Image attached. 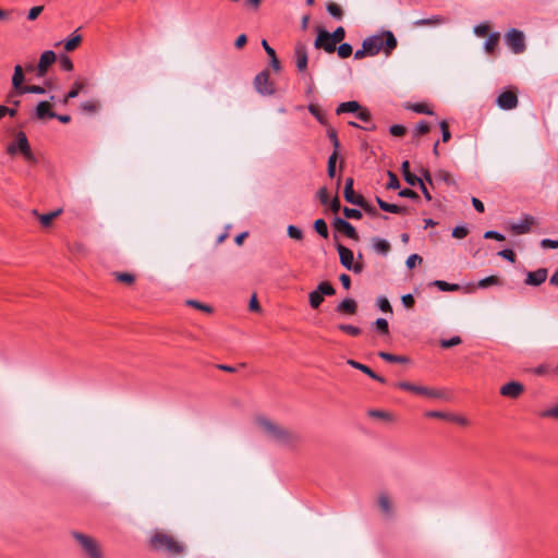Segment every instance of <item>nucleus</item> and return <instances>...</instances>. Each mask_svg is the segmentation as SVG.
Here are the masks:
<instances>
[{
    "instance_id": "36",
    "label": "nucleus",
    "mask_w": 558,
    "mask_h": 558,
    "mask_svg": "<svg viewBox=\"0 0 558 558\" xmlns=\"http://www.w3.org/2000/svg\"><path fill=\"white\" fill-rule=\"evenodd\" d=\"M405 108L416 113L434 114V111L425 102L409 104Z\"/></svg>"
},
{
    "instance_id": "14",
    "label": "nucleus",
    "mask_w": 558,
    "mask_h": 558,
    "mask_svg": "<svg viewBox=\"0 0 558 558\" xmlns=\"http://www.w3.org/2000/svg\"><path fill=\"white\" fill-rule=\"evenodd\" d=\"M523 391L524 386L519 381H509L500 388V395L511 399L519 398Z\"/></svg>"
},
{
    "instance_id": "10",
    "label": "nucleus",
    "mask_w": 558,
    "mask_h": 558,
    "mask_svg": "<svg viewBox=\"0 0 558 558\" xmlns=\"http://www.w3.org/2000/svg\"><path fill=\"white\" fill-rule=\"evenodd\" d=\"M333 227L337 231L343 233L349 239L359 241L360 236L356 229L345 219L336 217L333 220Z\"/></svg>"
},
{
    "instance_id": "43",
    "label": "nucleus",
    "mask_w": 558,
    "mask_h": 558,
    "mask_svg": "<svg viewBox=\"0 0 558 558\" xmlns=\"http://www.w3.org/2000/svg\"><path fill=\"white\" fill-rule=\"evenodd\" d=\"M327 12L337 20H342L343 11L341 7L335 2H329L326 5Z\"/></svg>"
},
{
    "instance_id": "37",
    "label": "nucleus",
    "mask_w": 558,
    "mask_h": 558,
    "mask_svg": "<svg viewBox=\"0 0 558 558\" xmlns=\"http://www.w3.org/2000/svg\"><path fill=\"white\" fill-rule=\"evenodd\" d=\"M435 177L437 180L442 181L444 183H446L449 186H457L456 180L453 179L451 173L448 172L447 170H442V169L438 170L436 172Z\"/></svg>"
},
{
    "instance_id": "23",
    "label": "nucleus",
    "mask_w": 558,
    "mask_h": 558,
    "mask_svg": "<svg viewBox=\"0 0 558 558\" xmlns=\"http://www.w3.org/2000/svg\"><path fill=\"white\" fill-rule=\"evenodd\" d=\"M376 203L378 204V206L381 210L387 211V213L399 214V215H405L409 213L408 207L387 203L384 199H381L379 196H376Z\"/></svg>"
},
{
    "instance_id": "60",
    "label": "nucleus",
    "mask_w": 558,
    "mask_h": 558,
    "mask_svg": "<svg viewBox=\"0 0 558 558\" xmlns=\"http://www.w3.org/2000/svg\"><path fill=\"white\" fill-rule=\"evenodd\" d=\"M541 417H550L558 420V403L549 409H546L539 413Z\"/></svg>"
},
{
    "instance_id": "53",
    "label": "nucleus",
    "mask_w": 558,
    "mask_h": 558,
    "mask_svg": "<svg viewBox=\"0 0 558 558\" xmlns=\"http://www.w3.org/2000/svg\"><path fill=\"white\" fill-rule=\"evenodd\" d=\"M85 87V84L81 81L74 82L72 88L68 92L66 98H75L78 96L80 92Z\"/></svg>"
},
{
    "instance_id": "61",
    "label": "nucleus",
    "mask_w": 558,
    "mask_h": 558,
    "mask_svg": "<svg viewBox=\"0 0 558 558\" xmlns=\"http://www.w3.org/2000/svg\"><path fill=\"white\" fill-rule=\"evenodd\" d=\"M377 305L381 312L390 313V314L392 313V307L387 298H385V296L378 298Z\"/></svg>"
},
{
    "instance_id": "16",
    "label": "nucleus",
    "mask_w": 558,
    "mask_h": 558,
    "mask_svg": "<svg viewBox=\"0 0 558 558\" xmlns=\"http://www.w3.org/2000/svg\"><path fill=\"white\" fill-rule=\"evenodd\" d=\"M353 184H354L353 178H351V177L347 178L345 184H344L343 196L348 203L357 206L360 203H362L364 196H362L361 194H356L354 192Z\"/></svg>"
},
{
    "instance_id": "28",
    "label": "nucleus",
    "mask_w": 558,
    "mask_h": 558,
    "mask_svg": "<svg viewBox=\"0 0 558 558\" xmlns=\"http://www.w3.org/2000/svg\"><path fill=\"white\" fill-rule=\"evenodd\" d=\"M19 153L24 157L25 161H27L28 163H37L38 160L31 148L28 138H26L24 143H22Z\"/></svg>"
},
{
    "instance_id": "21",
    "label": "nucleus",
    "mask_w": 558,
    "mask_h": 558,
    "mask_svg": "<svg viewBox=\"0 0 558 558\" xmlns=\"http://www.w3.org/2000/svg\"><path fill=\"white\" fill-rule=\"evenodd\" d=\"M534 225V217L525 215L520 222L512 223L510 229L514 234H525L530 232L531 227Z\"/></svg>"
},
{
    "instance_id": "5",
    "label": "nucleus",
    "mask_w": 558,
    "mask_h": 558,
    "mask_svg": "<svg viewBox=\"0 0 558 558\" xmlns=\"http://www.w3.org/2000/svg\"><path fill=\"white\" fill-rule=\"evenodd\" d=\"M254 87L256 92L263 96H271L276 93L275 84L270 80L268 70H263L255 76Z\"/></svg>"
},
{
    "instance_id": "64",
    "label": "nucleus",
    "mask_w": 558,
    "mask_h": 558,
    "mask_svg": "<svg viewBox=\"0 0 558 558\" xmlns=\"http://www.w3.org/2000/svg\"><path fill=\"white\" fill-rule=\"evenodd\" d=\"M60 68L63 71H66V72L72 71L73 70V62H72V60L68 56L62 54L61 58H60Z\"/></svg>"
},
{
    "instance_id": "8",
    "label": "nucleus",
    "mask_w": 558,
    "mask_h": 558,
    "mask_svg": "<svg viewBox=\"0 0 558 558\" xmlns=\"http://www.w3.org/2000/svg\"><path fill=\"white\" fill-rule=\"evenodd\" d=\"M396 387L399 389L410 391V392H413L416 395H422V396H425L428 398L441 397V392L436 389L424 387V386H417V385L411 384L409 381H399L396 384Z\"/></svg>"
},
{
    "instance_id": "51",
    "label": "nucleus",
    "mask_w": 558,
    "mask_h": 558,
    "mask_svg": "<svg viewBox=\"0 0 558 558\" xmlns=\"http://www.w3.org/2000/svg\"><path fill=\"white\" fill-rule=\"evenodd\" d=\"M46 93V88L39 85H26L23 90H21V95L24 94H38L43 95Z\"/></svg>"
},
{
    "instance_id": "47",
    "label": "nucleus",
    "mask_w": 558,
    "mask_h": 558,
    "mask_svg": "<svg viewBox=\"0 0 558 558\" xmlns=\"http://www.w3.org/2000/svg\"><path fill=\"white\" fill-rule=\"evenodd\" d=\"M429 131H430V125L426 121H420L413 131V135H414V137H418L421 135H425V134L429 133Z\"/></svg>"
},
{
    "instance_id": "32",
    "label": "nucleus",
    "mask_w": 558,
    "mask_h": 558,
    "mask_svg": "<svg viewBox=\"0 0 558 558\" xmlns=\"http://www.w3.org/2000/svg\"><path fill=\"white\" fill-rule=\"evenodd\" d=\"M378 506L386 515H391L392 505L386 493H381L378 496Z\"/></svg>"
},
{
    "instance_id": "19",
    "label": "nucleus",
    "mask_w": 558,
    "mask_h": 558,
    "mask_svg": "<svg viewBox=\"0 0 558 558\" xmlns=\"http://www.w3.org/2000/svg\"><path fill=\"white\" fill-rule=\"evenodd\" d=\"M347 364L350 365L351 367L355 368V369H359L361 371L362 373L366 374L367 376H369L371 378H373L374 380L380 383V384H386V379L376 374L375 372L372 371L371 367H368L367 365L365 364H362L357 361H354V360H348L347 361Z\"/></svg>"
},
{
    "instance_id": "39",
    "label": "nucleus",
    "mask_w": 558,
    "mask_h": 558,
    "mask_svg": "<svg viewBox=\"0 0 558 558\" xmlns=\"http://www.w3.org/2000/svg\"><path fill=\"white\" fill-rule=\"evenodd\" d=\"M308 111L312 116H314L316 118V120L323 124V125H326L327 124V118H326V114L319 109V107L317 105H313L311 104L308 106Z\"/></svg>"
},
{
    "instance_id": "31",
    "label": "nucleus",
    "mask_w": 558,
    "mask_h": 558,
    "mask_svg": "<svg viewBox=\"0 0 558 558\" xmlns=\"http://www.w3.org/2000/svg\"><path fill=\"white\" fill-rule=\"evenodd\" d=\"M328 32L322 27L317 28V37L315 39L314 46L316 49H324L326 51L327 45H329L331 39L326 35Z\"/></svg>"
},
{
    "instance_id": "56",
    "label": "nucleus",
    "mask_w": 558,
    "mask_h": 558,
    "mask_svg": "<svg viewBox=\"0 0 558 558\" xmlns=\"http://www.w3.org/2000/svg\"><path fill=\"white\" fill-rule=\"evenodd\" d=\"M186 305L197 308L199 311L206 312V313L213 312V308L209 305L201 303L196 300H187Z\"/></svg>"
},
{
    "instance_id": "58",
    "label": "nucleus",
    "mask_w": 558,
    "mask_h": 558,
    "mask_svg": "<svg viewBox=\"0 0 558 558\" xmlns=\"http://www.w3.org/2000/svg\"><path fill=\"white\" fill-rule=\"evenodd\" d=\"M343 215L348 219H357L359 220L362 218V211L359 209H355V208L344 207Z\"/></svg>"
},
{
    "instance_id": "63",
    "label": "nucleus",
    "mask_w": 558,
    "mask_h": 558,
    "mask_svg": "<svg viewBox=\"0 0 558 558\" xmlns=\"http://www.w3.org/2000/svg\"><path fill=\"white\" fill-rule=\"evenodd\" d=\"M98 104L92 100L84 101L81 104V109L88 113H95L98 110Z\"/></svg>"
},
{
    "instance_id": "12",
    "label": "nucleus",
    "mask_w": 558,
    "mask_h": 558,
    "mask_svg": "<svg viewBox=\"0 0 558 558\" xmlns=\"http://www.w3.org/2000/svg\"><path fill=\"white\" fill-rule=\"evenodd\" d=\"M32 117L36 120L44 121L47 119H53L57 117V113L52 110L50 101L43 100L38 102Z\"/></svg>"
},
{
    "instance_id": "35",
    "label": "nucleus",
    "mask_w": 558,
    "mask_h": 558,
    "mask_svg": "<svg viewBox=\"0 0 558 558\" xmlns=\"http://www.w3.org/2000/svg\"><path fill=\"white\" fill-rule=\"evenodd\" d=\"M378 356L389 363H408L409 359L404 355H396L385 351L378 352Z\"/></svg>"
},
{
    "instance_id": "3",
    "label": "nucleus",
    "mask_w": 558,
    "mask_h": 558,
    "mask_svg": "<svg viewBox=\"0 0 558 558\" xmlns=\"http://www.w3.org/2000/svg\"><path fill=\"white\" fill-rule=\"evenodd\" d=\"M364 41L371 51V56H376L379 52L390 56L398 45L397 38L390 31H383L378 34L368 36Z\"/></svg>"
},
{
    "instance_id": "49",
    "label": "nucleus",
    "mask_w": 558,
    "mask_h": 558,
    "mask_svg": "<svg viewBox=\"0 0 558 558\" xmlns=\"http://www.w3.org/2000/svg\"><path fill=\"white\" fill-rule=\"evenodd\" d=\"M357 206L372 217L380 216L377 209L373 205H371L365 198H363L362 203H360Z\"/></svg>"
},
{
    "instance_id": "45",
    "label": "nucleus",
    "mask_w": 558,
    "mask_h": 558,
    "mask_svg": "<svg viewBox=\"0 0 558 558\" xmlns=\"http://www.w3.org/2000/svg\"><path fill=\"white\" fill-rule=\"evenodd\" d=\"M338 329L352 337H356L362 332V330L359 327L349 324H339Z\"/></svg>"
},
{
    "instance_id": "42",
    "label": "nucleus",
    "mask_w": 558,
    "mask_h": 558,
    "mask_svg": "<svg viewBox=\"0 0 558 558\" xmlns=\"http://www.w3.org/2000/svg\"><path fill=\"white\" fill-rule=\"evenodd\" d=\"M112 275L117 281L129 284V286L133 284L135 281V276L130 272L116 271Z\"/></svg>"
},
{
    "instance_id": "41",
    "label": "nucleus",
    "mask_w": 558,
    "mask_h": 558,
    "mask_svg": "<svg viewBox=\"0 0 558 558\" xmlns=\"http://www.w3.org/2000/svg\"><path fill=\"white\" fill-rule=\"evenodd\" d=\"M314 230L324 239L329 235L327 223L324 219L319 218L314 221Z\"/></svg>"
},
{
    "instance_id": "7",
    "label": "nucleus",
    "mask_w": 558,
    "mask_h": 558,
    "mask_svg": "<svg viewBox=\"0 0 558 558\" xmlns=\"http://www.w3.org/2000/svg\"><path fill=\"white\" fill-rule=\"evenodd\" d=\"M337 251L339 253L340 263L344 268H347L348 270H352L355 274H361L363 271L364 267L362 263H353L354 255L350 248L343 246L342 244H338Z\"/></svg>"
},
{
    "instance_id": "57",
    "label": "nucleus",
    "mask_w": 558,
    "mask_h": 558,
    "mask_svg": "<svg viewBox=\"0 0 558 558\" xmlns=\"http://www.w3.org/2000/svg\"><path fill=\"white\" fill-rule=\"evenodd\" d=\"M388 178L389 180L386 185L388 190H397L400 187V182L396 173H393L392 171H388Z\"/></svg>"
},
{
    "instance_id": "17",
    "label": "nucleus",
    "mask_w": 558,
    "mask_h": 558,
    "mask_svg": "<svg viewBox=\"0 0 558 558\" xmlns=\"http://www.w3.org/2000/svg\"><path fill=\"white\" fill-rule=\"evenodd\" d=\"M548 271L546 268H538L535 271H529L524 283L527 286L537 287L544 283L547 279Z\"/></svg>"
},
{
    "instance_id": "59",
    "label": "nucleus",
    "mask_w": 558,
    "mask_h": 558,
    "mask_svg": "<svg viewBox=\"0 0 558 558\" xmlns=\"http://www.w3.org/2000/svg\"><path fill=\"white\" fill-rule=\"evenodd\" d=\"M498 283H499V278L497 276H488L478 281V287L485 289L489 286H494V284H498Z\"/></svg>"
},
{
    "instance_id": "6",
    "label": "nucleus",
    "mask_w": 558,
    "mask_h": 558,
    "mask_svg": "<svg viewBox=\"0 0 558 558\" xmlns=\"http://www.w3.org/2000/svg\"><path fill=\"white\" fill-rule=\"evenodd\" d=\"M506 44L515 54L523 53L526 49L525 37L523 32L511 28L505 36Z\"/></svg>"
},
{
    "instance_id": "2",
    "label": "nucleus",
    "mask_w": 558,
    "mask_h": 558,
    "mask_svg": "<svg viewBox=\"0 0 558 558\" xmlns=\"http://www.w3.org/2000/svg\"><path fill=\"white\" fill-rule=\"evenodd\" d=\"M149 546L153 550L165 553L170 557L181 556L185 551V546L182 543L163 531H156L151 535Z\"/></svg>"
},
{
    "instance_id": "15",
    "label": "nucleus",
    "mask_w": 558,
    "mask_h": 558,
    "mask_svg": "<svg viewBox=\"0 0 558 558\" xmlns=\"http://www.w3.org/2000/svg\"><path fill=\"white\" fill-rule=\"evenodd\" d=\"M25 75L22 65L16 64L12 75V95H21V90L26 86L24 85Z\"/></svg>"
},
{
    "instance_id": "33",
    "label": "nucleus",
    "mask_w": 558,
    "mask_h": 558,
    "mask_svg": "<svg viewBox=\"0 0 558 558\" xmlns=\"http://www.w3.org/2000/svg\"><path fill=\"white\" fill-rule=\"evenodd\" d=\"M499 39H500L499 33L489 34L484 44V48H485L486 52L493 53L499 44Z\"/></svg>"
},
{
    "instance_id": "54",
    "label": "nucleus",
    "mask_w": 558,
    "mask_h": 558,
    "mask_svg": "<svg viewBox=\"0 0 558 558\" xmlns=\"http://www.w3.org/2000/svg\"><path fill=\"white\" fill-rule=\"evenodd\" d=\"M287 233L291 239H294L298 241H301L303 239V231L293 225H290L288 227Z\"/></svg>"
},
{
    "instance_id": "30",
    "label": "nucleus",
    "mask_w": 558,
    "mask_h": 558,
    "mask_svg": "<svg viewBox=\"0 0 558 558\" xmlns=\"http://www.w3.org/2000/svg\"><path fill=\"white\" fill-rule=\"evenodd\" d=\"M372 243H373V248L378 254L387 255L391 250L390 243L385 239H380V238L376 236V238H373Z\"/></svg>"
},
{
    "instance_id": "48",
    "label": "nucleus",
    "mask_w": 558,
    "mask_h": 558,
    "mask_svg": "<svg viewBox=\"0 0 558 558\" xmlns=\"http://www.w3.org/2000/svg\"><path fill=\"white\" fill-rule=\"evenodd\" d=\"M308 302L313 308H318L319 305L324 302V298L316 290H314L308 294Z\"/></svg>"
},
{
    "instance_id": "52",
    "label": "nucleus",
    "mask_w": 558,
    "mask_h": 558,
    "mask_svg": "<svg viewBox=\"0 0 558 558\" xmlns=\"http://www.w3.org/2000/svg\"><path fill=\"white\" fill-rule=\"evenodd\" d=\"M462 342L461 337L453 336L450 339H441L440 340V347L444 349H449L451 347L458 345Z\"/></svg>"
},
{
    "instance_id": "38",
    "label": "nucleus",
    "mask_w": 558,
    "mask_h": 558,
    "mask_svg": "<svg viewBox=\"0 0 558 558\" xmlns=\"http://www.w3.org/2000/svg\"><path fill=\"white\" fill-rule=\"evenodd\" d=\"M323 298L324 295L330 296L336 293L333 286L328 281L320 282L315 289Z\"/></svg>"
},
{
    "instance_id": "27",
    "label": "nucleus",
    "mask_w": 558,
    "mask_h": 558,
    "mask_svg": "<svg viewBox=\"0 0 558 558\" xmlns=\"http://www.w3.org/2000/svg\"><path fill=\"white\" fill-rule=\"evenodd\" d=\"M360 109H361V105L355 100H351V101L341 102L337 107L336 113L337 114H342V113H347V112L356 113Z\"/></svg>"
},
{
    "instance_id": "62",
    "label": "nucleus",
    "mask_w": 558,
    "mask_h": 558,
    "mask_svg": "<svg viewBox=\"0 0 558 558\" xmlns=\"http://www.w3.org/2000/svg\"><path fill=\"white\" fill-rule=\"evenodd\" d=\"M389 133L392 136L401 137L407 133V129H405V126H403L401 124H393L389 128Z\"/></svg>"
},
{
    "instance_id": "1",
    "label": "nucleus",
    "mask_w": 558,
    "mask_h": 558,
    "mask_svg": "<svg viewBox=\"0 0 558 558\" xmlns=\"http://www.w3.org/2000/svg\"><path fill=\"white\" fill-rule=\"evenodd\" d=\"M256 423L270 440L281 446L293 448L300 440V437L296 433L277 424L267 417L259 416L256 418Z\"/></svg>"
},
{
    "instance_id": "55",
    "label": "nucleus",
    "mask_w": 558,
    "mask_h": 558,
    "mask_svg": "<svg viewBox=\"0 0 558 558\" xmlns=\"http://www.w3.org/2000/svg\"><path fill=\"white\" fill-rule=\"evenodd\" d=\"M327 136L328 138L330 140V142L332 143L333 147H335V150H339L340 148V142H339V138H338V134H337V131L333 129V128H328L327 129Z\"/></svg>"
},
{
    "instance_id": "29",
    "label": "nucleus",
    "mask_w": 558,
    "mask_h": 558,
    "mask_svg": "<svg viewBox=\"0 0 558 558\" xmlns=\"http://www.w3.org/2000/svg\"><path fill=\"white\" fill-rule=\"evenodd\" d=\"M19 153L24 157L25 161H27L28 163H37L38 160L31 148L28 138H26L24 143H22Z\"/></svg>"
},
{
    "instance_id": "9",
    "label": "nucleus",
    "mask_w": 558,
    "mask_h": 558,
    "mask_svg": "<svg viewBox=\"0 0 558 558\" xmlns=\"http://www.w3.org/2000/svg\"><path fill=\"white\" fill-rule=\"evenodd\" d=\"M57 56L52 50H46L41 53L38 64L36 66V76L45 77L48 69L56 62Z\"/></svg>"
},
{
    "instance_id": "24",
    "label": "nucleus",
    "mask_w": 558,
    "mask_h": 558,
    "mask_svg": "<svg viewBox=\"0 0 558 558\" xmlns=\"http://www.w3.org/2000/svg\"><path fill=\"white\" fill-rule=\"evenodd\" d=\"M26 138H27V136L24 132H22V131L17 132L14 141L11 142L7 146V154L10 156H15L16 154H19L20 147L22 146V143H24Z\"/></svg>"
},
{
    "instance_id": "18",
    "label": "nucleus",
    "mask_w": 558,
    "mask_h": 558,
    "mask_svg": "<svg viewBox=\"0 0 558 558\" xmlns=\"http://www.w3.org/2000/svg\"><path fill=\"white\" fill-rule=\"evenodd\" d=\"M329 37L331 43L327 45L326 52L332 53L336 51V45L341 43L345 37V29L342 26L337 27L332 33L325 34Z\"/></svg>"
},
{
    "instance_id": "46",
    "label": "nucleus",
    "mask_w": 558,
    "mask_h": 558,
    "mask_svg": "<svg viewBox=\"0 0 558 558\" xmlns=\"http://www.w3.org/2000/svg\"><path fill=\"white\" fill-rule=\"evenodd\" d=\"M336 50L341 59L349 58L353 52L352 46L348 43L341 44L338 48L336 47Z\"/></svg>"
},
{
    "instance_id": "44",
    "label": "nucleus",
    "mask_w": 558,
    "mask_h": 558,
    "mask_svg": "<svg viewBox=\"0 0 558 558\" xmlns=\"http://www.w3.org/2000/svg\"><path fill=\"white\" fill-rule=\"evenodd\" d=\"M338 158V151L333 150V153L328 158L327 165V173L329 178H335L336 175V162Z\"/></svg>"
},
{
    "instance_id": "26",
    "label": "nucleus",
    "mask_w": 558,
    "mask_h": 558,
    "mask_svg": "<svg viewBox=\"0 0 558 558\" xmlns=\"http://www.w3.org/2000/svg\"><path fill=\"white\" fill-rule=\"evenodd\" d=\"M401 170H402L403 178L409 185L415 186L417 183H421V178L411 173L410 162L408 160H404L402 162Z\"/></svg>"
},
{
    "instance_id": "25",
    "label": "nucleus",
    "mask_w": 558,
    "mask_h": 558,
    "mask_svg": "<svg viewBox=\"0 0 558 558\" xmlns=\"http://www.w3.org/2000/svg\"><path fill=\"white\" fill-rule=\"evenodd\" d=\"M446 22V19L441 15H433L428 19H420L413 22V26L423 27V26H438Z\"/></svg>"
},
{
    "instance_id": "50",
    "label": "nucleus",
    "mask_w": 558,
    "mask_h": 558,
    "mask_svg": "<svg viewBox=\"0 0 558 558\" xmlns=\"http://www.w3.org/2000/svg\"><path fill=\"white\" fill-rule=\"evenodd\" d=\"M376 330L381 335H389V325L387 319L377 318L374 323Z\"/></svg>"
},
{
    "instance_id": "20",
    "label": "nucleus",
    "mask_w": 558,
    "mask_h": 558,
    "mask_svg": "<svg viewBox=\"0 0 558 558\" xmlns=\"http://www.w3.org/2000/svg\"><path fill=\"white\" fill-rule=\"evenodd\" d=\"M336 312L343 315H355L357 312V303L354 299L347 298L337 304Z\"/></svg>"
},
{
    "instance_id": "40",
    "label": "nucleus",
    "mask_w": 558,
    "mask_h": 558,
    "mask_svg": "<svg viewBox=\"0 0 558 558\" xmlns=\"http://www.w3.org/2000/svg\"><path fill=\"white\" fill-rule=\"evenodd\" d=\"M432 284L437 287L440 291H444V292H452V291H458L460 289L459 284L448 283L444 280H435L432 282Z\"/></svg>"
},
{
    "instance_id": "13",
    "label": "nucleus",
    "mask_w": 558,
    "mask_h": 558,
    "mask_svg": "<svg viewBox=\"0 0 558 558\" xmlns=\"http://www.w3.org/2000/svg\"><path fill=\"white\" fill-rule=\"evenodd\" d=\"M497 105L504 110H511L518 106V96L515 92H502L496 100Z\"/></svg>"
},
{
    "instance_id": "11",
    "label": "nucleus",
    "mask_w": 558,
    "mask_h": 558,
    "mask_svg": "<svg viewBox=\"0 0 558 558\" xmlns=\"http://www.w3.org/2000/svg\"><path fill=\"white\" fill-rule=\"evenodd\" d=\"M294 59H295V64H296L298 71L304 72L307 69V62H308L307 48H306L305 44H303L301 41L295 44Z\"/></svg>"
},
{
    "instance_id": "22",
    "label": "nucleus",
    "mask_w": 558,
    "mask_h": 558,
    "mask_svg": "<svg viewBox=\"0 0 558 558\" xmlns=\"http://www.w3.org/2000/svg\"><path fill=\"white\" fill-rule=\"evenodd\" d=\"M61 213H62L61 208H59L54 211L48 213V214H39L37 209L32 210V215L35 216L39 220L40 225L44 228H49L52 225L53 219L57 218L58 216H60Z\"/></svg>"
},
{
    "instance_id": "4",
    "label": "nucleus",
    "mask_w": 558,
    "mask_h": 558,
    "mask_svg": "<svg viewBox=\"0 0 558 558\" xmlns=\"http://www.w3.org/2000/svg\"><path fill=\"white\" fill-rule=\"evenodd\" d=\"M71 535L87 558H104V551L96 538L77 531H73Z\"/></svg>"
},
{
    "instance_id": "34",
    "label": "nucleus",
    "mask_w": 558,
    "mask_h": 558,
    "mask_svg": "<svg viewBox=\"0 0 558 558\" xmlns=\"http://www.w3.org/2000/svg\"><path fill=\"white\" fill-rule=\"evenodd\" d=\"M82 43V36L75 31L70 38L64 41V49L68 52L75 50Z\"/></svg>"
}]
</instances>
